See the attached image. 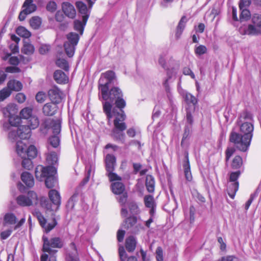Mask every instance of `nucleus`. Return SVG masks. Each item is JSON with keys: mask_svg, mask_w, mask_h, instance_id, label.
Returning a JSON list of instances; mask_svg holds the SVG:
<instances>
[{"mask_svg": "<svg viewBox=\"0 0 261 261\" xmlns=\"http://www.w3.org/2000/svg\"><path fill=\"white\" fill-rule=\"evenodd\" d=\"M108 176L109 178V179L111 181H121L122 178L120 176H118L116 173H114L113 171H107Z\"/></svg>", "mask_w": 261, "mask_h": 261, "instance_id": "nucleus-56", "label": "nucleus"}, {"mask_svg": "<svg viewBox=\"0 0 261 261\" xmlns=\"http://www.w3.org/2000/svg\"><path fill=\"white\" fill-rule=\"evenodd\" d=\"M16 32L17 35L25 38L30 37L31 35V33L24 27L22 26L18 27Z\"/></svg>", "mask_w": 261, "mask_h": 261, "instance_id": "nucleus-41", "label": "nucleus"}, {"mask_svg": "<svg viewBox=\"0 0 261 261\" xmlns=\"http://www.w3.org/2000/svg\"><path fill=\"white\" fill-rule=\"evenodd\" d=\"M185 160L183 164L185 176L188 181H191L192 180V175L190 170V165L189 160V154L187 151L185 152Z\"/></svg>", "mask_w": 261, "mask_h": 261, "instance_id": "nucleus-23", "label": "nucleus"}, {"mask_svg": "<svg viewBox=\"0 0 261 261\" xmlns=\"http://www.w3.org/2000/svg\"><path fill=\"white\" fill-rule=\"evenodd\" d=\"M187 21L188 19L186 16H183L179 20L176 27V31L175 35L177 40L179 39L180 37V36L185 28Z\"/></svg>", "mask_w": 261, "mask_h": 261, "instance_id": "nucleus-29", "label": "nucleus"}, {"mask_svg": "<svg viewBox=\"0 0 261 261\" xmlns=\"http://www.w3.org/2000/svg\"><path fill=\"white\" fill-rule=\"evenodd\" d=\"M16 152L21 158L33 159L37 156V148H16Z\"/></svg>", "mask_w": 261, "mask_h": 261, "instance_id": "nucleus-18", "label": "nucleus"}, {"mask_svg": "<svg viewBox=\"0 0 261 261\" xmlns=\"http://www.w3.org/2000/svg\"><path fill=\"white\" fill-rule=\"evenodd\" d=\"M22 181L28 187H32L34 185V180L33 175L28 172H23L21 175Z\"/></svg>", "mask_w": 261, "mask_h": 261, "instance_id": "nucleus-31", "label": "nucleus"}, {"mask_svg": "<svg viewBox=\"0 0 261 261\" xmlns=\"http://www.w3.org/2000/svg\"><path fill=\"white\" fill-rule=\"evenodd\" d=\"M17 113L16 106L9 104L3 109V114L5 117L9 118V122H4L3 124V129L8 130L11 127L16 126L20 122V118L16 114Z\"/></svg>", "mask_w": 261, "mask_h": 261, "instance_id": "nucleus-7", "label": "nucleus"}, {"mask_svg": "<svg viewBox=\"0 0 261 261\" xmlns=\"http://www.w3.org/2000/svg\"><path fill=\"white\" fill-rule=\"evenodd\" d=\"M92 171V167L91 165L90 166H86V175L85 178L83 179V181L81 182V185L82 186H84L86 185L89 180L91 176V173Z\"/></svg>", "mask_w": 261, "mask_h": 261, "instance_id": "nucleus-48", "label": "nucleus"}, {"mask_svg": "<svg viewBox=\"0 0 261 261\" xmlns=\"http://www.w3.org/2000/svg\"><path fill=\"white\" fill-rule=\"evenodd\" d=\"M58 109L57 103L48 102L45 104L42 108L43 113L46 116H53L55 115Z\"/></svg>", "mask_w": 261, "mask_h": 261, "instance_id": "nucleus-24", "label": "nucleus"}, {"mask_svg": "<svg viewBox=\"0 0 261 261\" xmlns=\"http://www.w3.org/2000/svg\"><path fill=\"white\" fill-rule=\"evenodd\" d=\"M8 62L10 65L16 66L18 65L20 63L19 59L18 58V57L15 56L11 57L9 58Z\"/></svg>", "mask_w": 261, "mask_h": 261, "instance_id": "nucleus-62", "label": "nucleus"}, {"mask_svg": "<svg viewBox=\"0 0 261 261\" xmlns=\"http://www.w3.org/2000/svg\"><path fill=\"white\" fill-rule=\"evenodd\" d=\"M43 242V254L41 261H57L58 249L62 248L64 245V241L60 237H55L48 239L47 237H42Z\"/></svg>", "mask_w": 261, "mask_h": 261, "instance_id": "nucleus-3", "label": "nucleus"}, {"mask_svg": "<svg viewBox=\"0 0 261 261\" xmlns=\"http://www.w3.org/2000/svg\"><path fill=\"white\" fill-rule=\"evenodd\" d=\"M7 86L11 92L12 91H19L22 89L23 87L22 83L16 80H11L9 81Z\"/></svg>", "mask_w": 261, "mask_h": 261, "instance_id": "nucleus-32", "label": "nucleus"}, {"mask_svg": "<svg viewBox=\"0 0 261 261\" xmlns=\"http://www.w3.org/2000/svg\"><path fill=\"white\" fill-rule=\"evenodd\" d=\"M34 47L32 44L29 42H25L21 51L25 55H30L34 53Z\"/></svg>", "mask_w": 261, "mask_h": 261, "instance_id": "nucleus-37", "label": "nucleus"}, {"mask_svg": "<svg viewBox=\"0 0 261 261\" xmlns=\"http://www.w3.org/2000/svg\"><path fill=\"white\" fill-rule=\"evenodd\" d=\"M251 20L252 24L248 25L246 33L249 35H261V15L254 14Z\"/></svg>", "mask_w": 261, "mask_h": 261, "instance_id": "nucleus-15", "label": "nucleus"}, {"mask_svg": "<svg viewBox=\"0 0 261 261\" xmlns=\"http://www.w3.org/2000/svg\"><path fill=\"white\" fill-rule=\"evenodd\" d=\"M56 65L64 70H68L69 66L67 61L64 59L59 58L56 62Z\"/></svg>", "mask_w": 261, "mask_h": 261, "instance_id": "nucleus-49", "label": "nucleus"}, {"mask_svg": "<svg viewBox=\"0 0 261 261\" xmlns=\"http://www.w3.org/2000/svg\"><path fill=\"white\" fill-rule=\"evenodd\" d=\"M62 10L64 14L69 18H73L75 16V10L73 6L69 3L62 4Z\"/></svg>", "mask_w": 261, "mask_h": 261, "instance_id": "nucleus-26", "label": "nucleus"}, {"mask_svg": "<svg viewBox=\"0 0 261 261\" xmlns=\"http://www.w3.org/2000/svg\"><path fill=\"white\" fill-rule=\"evenodd\" d=\"M144 204L146 207H156V204L153 197L152 195H146L144 198Z\"/></svg>", "mask_w": 261, "mask_h": 261, "instance_id": "nucleus-39", "label": "nucleus"}, {"mask_svg": "<svg viewBox=\"0 0 261 261\" xmlns=\"http://www.w3.org/2000/svg\"><path fill=\"white\" fill-rule=\"evenodd\" d=\"M5 71L6 73H19L21 71V69L16 66H7L5 68Z\"/></svg>", "mask_w": 261, "mask_h": 261, "instance_id": "nucleus-55", "label": "nucleus"}, {"mask_svg": "<svg viewBox=\"0 0 261 261\" xmlns=\"http://www.w3.org/2000/svg\"><path fill=\"white\" fill-rule=\"evenodd\" d=\"M128 208L130 213L133 215H138L140 213V210L135 202H130L128 203Z\"/></svg>", "mask_w": 261, "mask_h": 261, "instance_id": "nucleus-46", "label": "nucleus"}, {"mask_svg": "<svg viewBox=\"0 0 261 261\" xmlns=\"http://www.w3.org/2000/svg\"><path fill=\"white\" fill-rule=\"evenodd\" d=\"M44 126L45 128H51L53 133V135L48 138V143L52 147H59L61 142V121L59 119L54 120L48 118L44 121Z\"/></svg>", "mask_w": 261, "mask_h": 261, "instance_id": "nucleus-6", "label": "nucleus"}, {"mask_svg": "<svg viewBox=\"0 0 261 261\" xmlns=\"http://www.w3.org/2000/svg\"><path fill=\"white\" fill-rule=\"evenodd\" d=\"M62 92L57 88L54 87L48 91V96L51 102L59 103L62 99Z\"/></svg>", "mask_w": 261, "mask_h": 261, "instance_id": "nucleus-22", "label": "nucleus"}, {"mask_svg": "<svg viewBox=\"0 0 261 261\" xmlns=\"http://www.w3.org/2000/svg\"><path fill=\"white\" fill-rule=\"evenodd\" d=\"M251 3V0H240L239 5L240 9L248 8L250 5Z\"/></svg>", "mask_w": 261, "mask_h": 261, "instance_id": "nucleus-61", "label": "nucleus"}, {"mask_svg": "<svg viewBox=\"0 0 261 261\" xmlns=\"http://www.w3.org/2000/svg\"><path fill=\"white\" fill-rule=\"evenodd\" d=\"M13 127H11L8 134V139L11 142H16V147H23L25 146V144H23L22 140H27L29 139L31 136V130L34 129L32 128L31 125H22L19 126L18 127L13 129Z\"/></svg>", "mask_w": 261, "mask_h": 261, "instance_id": "nucleus-5", "label": "nucleus"}, {"mask_svg": "<svg viewBox=\"0 0 261 261\" xmlns=\"http://www.w3.org/2000/svg\"><path fill=\"white\" fill-rule=\"evenodd\" d=\"M48 197L52 204L46 197H41L40 199L41 206L49 211L58 210L61 204V196L59 192L56 190H50L48 192Z\"/></svg>", "mask_w": 261, "mask_h": 261, "instance_id": "nucleus-8", "label": "nucleus"}, {"mask_svg": "<svg viewBox=\"0 0 261 261\" xmlns=\"http://www.w3.org/2000/svg\"><path fill=\"white\" fill-rule=\"evenodd\" d=\"M25 218L24 216L22 217L20 220L17 223V218L16 216L12 213H6L4 217V225H14L16 224L14 229L21 227L25 222Z\"/></svg>", "mask_w": 261, "mask_h": 261, "instance_id": "nucleus-17", "label": "nucleus"}, {"mask_svg": "<svg viewBox=\"0 0 261 261\" xmlns=\"http://www.w3.org/2000/svg\"><path fill=\"white\" fill-rule=\"evenodd\" d=\"M57 9L56 3L54 2H49L46 6V9L50 12H54Z\"/></svg>", "mask_w": 261, "mask_h": 261, "instance_id": "nucleus-63", "label": "nucleus"}, {"mask_svg": "<svg viewBox=\"0 0 261 261\" xmlns=\"http://www.w3.org/2000/svg\"><path fill=\"white\" fill-rule=\"evenodd\" d=\"M118 252L120 261H125V258H126V253L123 246H120L119 247Z\"/></svg>", "mask_w": 261, "mask_h": 261, "instance_id": "nucleus-58", "label": "nucleus"}, {"mask_svg": "<svg viewBox=\"0 0 261 261\" xmlns=\"http://www.w3.org/2000/svg\"><path fill=\"white\" fill-rule=\"evenodd\" d=\"M22 8L23 9L20 12L18 16V18L20 21H23L27 15L35 11L37 9V6L35 4H33V2H31V3L28 2L25 4V1L22 5Z\"/></svg>", "mask_w": 261, "mask_h": 261, "instance_id": "nucleus-19", "label": "nucleus"}, {"mask_svg": "<svg viewBox=\"0 0 261 261\" xmlns=\"http://www.w3.org/2000/svg\"><path fill=\"white\" fill-rule=\"evenodd\" d=\"M123 225L125 228L132 233H137L140 230L144 229L141 220L140 219H138L135 216L126 218Z\"/></svg>", "mask_w": 261, "mask_h": 261, "instance_id": "nucleus-13", "label": "nucleus"}, {"mask_svg": "<svg viewBox=\"0 0 261 261\" xmlns=\"http://www.w3.org/2000/svg\"><path fill=\"white\" fill-rule=\"evenodd\" d=\"M206 47L202 45H200L197 47L195 49V53L198 55H202L206 52Z\"/></svg>", "mask_w": 261, "mask_h": 261, "instance_id": "nucleus-60", "label": "nucleus"}, {"mask_svg": "<svg viewBox=\"0 0 261 261\" xmlns=\"http://www.w3.org/2000/svg\"><path fill=\"white\" fill-rule=\"evenodd\" d=\"M241 11L240 15V21L241 22L247 21L250 18L251 14L250 11L247 8H243L240 9Z\"/></svg>", "mask_w": 261, "mask_h": 261, "instance_id": "nucleus-42", "label": "nucleus"}, {"mask_svg": "<svg viewBox=\"0 0 261 261\" xmlns=\"http://www.w3.org/2000/svg\"><path fill=\"white\" fill-rule=\"evenodd\" d=\"M57 225V222L55 218L53 219V221L51 223H49L47 224H46V223H45V226L42 227L44 230L45 231L46 233L49 232L50 230L53 229L55 226Z\"/></svg>", "mask_w": 261, "mask_h": 261, "instance_id": "nucleus-52", "label": "nucleus"}, {"mask_svg": "<svg viewBox=\"0 0 261 261\" xmlns=\"http://www.w3.org/2000/svg\"><path fill=\"white\" fill-rule=\"evenodd\" d=\"M11 90L7 87L4 88L0 91V101L4 100L11 94Z\"/></svg>", "mask_w": 261, "mask_h": 261, "instance_id": "nucleus-47", "label": "nucleus"}, {"mask_svg": "<svg viewBox=\"0 0 261 261\" xmlns=\"http://www.w3.org/2000/svg\"><path fill=\"white\" fill-rule=\"evenodd\" d=\"M154 179L152 175H148L146 177V187L149 193H152L154 190Z\"/></svg>", "mask_w": 261, "mask_h": 261, "instance_id": "nucleus-35", "label": "nucleus"}, {"mask_svg": "<svg viewBox=\"0 0 261 261\" xmlns=\"http://www.w3.org/2000/svg\"><path fill=\"white\" fill-rule=\"evenodd\" d=\"M87 21H85L82 19V21L80 20H75L74 21V29L75 30L78 31L81 35L83 34L85 26L86 25Z\"/></svg>", "mask_w": 261, "mask_h": 261, "instance_id": "nucleus-36", "label": "nucleus"}, {"mask_svg": "<svg viewBox=\"0 0 261 261\" xmlns=\"http://www.w3.org/2000/svg\"><path fill=\"white\" fill-rule=\"evenodd\" d=\"M117 81L115 73L112 70H108L101 73L98 81V88L100 92L103 93V97L106 96V91H109L111 87V84H114Z\"/></svg>", "mask_w": 261, "mask_h": 261, "instance_id": "nucleus-9", "label": "nucleus"}, {"mask_svg": "<svg viewBox=\"0 0 261 261\" xmlns=\"http://www.w3.org/2000/svg\"><path fill=\"white\" fill-rule=\"evenodd\" d=\"M241 172L237 171L231 172L229 174V178L227 180V191L230 198L233 199L239 189V183L238 179L240 176Z\"/></svg>", "mask_w": 261, "mask_h": 261, "instance_id": "nucleus-10", "label": "nucleus"}, {"mask_svg": "<svg viewBox=\"0 0 261 261\" xmlns=\"http://www.w3.org/2000/svg\"><path fill=\"white\" fill-rule=\"evenodd\" d=\"M137 245L136 239L133 236H129L125 240V248L128 252H133L135 250Z\"/></svg>", "mask_w": 261, "mask_h": 261, "instance_id": "nucleus-30", "label": "nucleus"}, {"mask_svg": "<svg viewBox=\"0 0 261 261\" xmlns=\"http://www.w3.org/2000/svg\"><path fill=\"white\" fill-rule=\"evenodd\" d=\"M46 97V95L45 92L43 91L38 92L36 95V99L37 102L39 103L43 102Z\"/></svg>", "mask_w": 261, "mask_h": 261, "instance_id": "nucleus-57", "label": "nucleus"}, {"mask_svg": "<svg viewBox=\"0 0 261 261\" xmlns=\"http://www.w3.org/2000/svg\"><path fill=\"white\" fill-rule=\"evenodd\" d=\"M66 38L67 41L65 42L66 43L76 46L80 39V36L76 33L70 32L67 34Z\"/></svg>", "mask_w": 261, "mask_h": 261, "instance_id": "nucleus-34", "label": "nucleus"}, {"mask_svg": "<svg viewBox=\"0 0 261 261\" xmlns=\"http://www.w3.org/2000/svg\"><path fill=\"white\" fill-rule=\"evenodd\" d=\"M253 122V116L250 112L246 110L242 112L237 121L242 134L232 131L229 135L230 142L242 147H249L254 130Z\"/></svg>", "mask_w": 261, "mask_h": 261, "instance_id": "nucleus-1", "label": "nucleus"}, {"mask_svg": "<svg viewBox=\"0 0 261 261\" xmlns=\"http://www.w3.org/2000/svg\"><path fill=\"white\" fill-rule=\"evenodd\" d=\"M30 23L33 29H38L41 25V20L38 16H34L30 19Z\"/></svg>", "mask_w": 261, "mask_h": 261, "instance_id": "nucleus-43", "label": "nucleus"}, {"mask_svg": "<svg viewBox=\"0 0 261 261\" xmlns=\"http://www.w3.org/2000/svg\"><path fill=\"white\" fill-rule=\"evenodd\" d=\"M185 100L188 105L192 104L193 106H195L197 102L196 97L190 93L186 94Z\"/></svg>", "mask_w": 261, "mask_h": 261, "instance_id": "nucleus-50", "label": "nucleus"}, {"mask_svg": "<svg viewBox=\"0 0 261 261\" xmlns=\"http://www.w3.org/2000/svg\"><path fill=\"white\" fill-rule=\"evenodd\" d=\"M243 162L242 158L239 155H237L233 159L231 163V167L234 169L240 168L242 165Z\"/></svg>", "mask_w": 261, "mask_h": 261, "instance_id": "nucleus-44", "label": "nucleus"}, {"mask_svg": "<svg viewBox=\"0 0 261 261\" xmlns=\"http://www.w3.org/2000/svg\"><path fill=\"white\" fill-rule=\"evenodd\" d=\"M34 216L37 218L40 225L42 227H45L46 220L42 214L39 211H35L34 213Z\"/></svg>", "mask_w": 261, "mask_h": 261, "instance_id": "nucleus-51", "label": "nucleus"}, {"mask_svg": "<svg viewBox=\"0 0 261 261\" xmlns=\"http://www.w3.org/2000/svg\"><path fill=\"white\" fill-rule=\"evenodd\" d=\"M89 7L88 8L87 5L82 2H77L76 3V6L78 9L80 16L82 19H84L85 21H87L88 19L90 16L91 9L94 4L93 2L91 0H87Z\"/></svg>", "mask_w": 261, "mask_h": 261, "instance_id": "nucleus-16", "label": "nucleus"}, {"mask_svg": "<svg viewBox=\"0 0 261 261\" xmlns=\"http://www.w3.org/2000/svg\"><path fill=\"white\" fill-rule=\"evenodd\" d=\"M23 159L22 161V167L28 170H31L33 168V163L31 159L26 158H22Z\"/></svg>", "mask_w": 261, "mask_h": 261, "instance_id": "nucleus-53", "label": "nucleus"}, {"mask_svg": "<svg viewBox=\"0 0 261 261\" xmlns=\"http://www.w3.org/2000/svg\"><path fill=\"white\" fill-rule=\"evenodd\" d=\"M112 192L116 195L122 194L125 190V186L120 181L114 182L111 185Z\"/></svg>", "mask_w": 261, "mask_h": 261, "instance_id": "nucleus-33", "label": "nucleus"}, {"mask_svg": "<svg viewBox=\"0 0 261 261\" xmlns=\"http://www.w3.org/2000/svg\"><path fill=\"white\" fill-rule=\"evenodd\" d=\"M123 132L114 128L112 133V136L114 139L123 142L125 137L124 133Z\"/></svg>", "mask_w": 261, "mask_h": 261, "instance_id": "nucleus-38", "label": "nucleus"}, {"mask_svg": "<svg viewBox=\"0 0 261 261\" xmlns=\"http://www.w3.org/2000/svg\"><path fill=\"white\" fill-rule=\"evenodd\" d=\"M39 199L36 193L30 191L26 195H20L16 198L17 204L22 206H29L38 204Z\"/></svg>", "mask_w": 261, "mask_h": 261, "instance_id": "nucleus-11", "label": "nucleus"}, {"mask_svg": "<svg viewBox=\"0 0 261 261\" xmlns=\"http://www.w3.org/2000/svg\"><path fill=\"white\" fill-rule=\"evenodd\" d=\"M21 118L27 120V124L31 125V128H36L39 125L38 116L33 113V109L30 107H25L20 112Z\"/></svg>", "mask_w": 261, "mask_h": 261, "instance_id": "nucleus-12", "label": "nucleus"}, {"mask_svg": "<svg viewBox=\"0 0 261 261\" xmlns=\"http://www.w3.org/2000/svg\"><path fill=\"white\" fill-rule=\"evenodd\" d=\"M66 261H79L78 252L75 244L71 243L66 250Z\"/></svg>", "mask_w": 261, "mask_h": 261, "instance_id": "nucleus-21", "label": "nucleus"}, {"mask_svg": "<svg viewBox=\"0 0 261 261\" xmlns=\"http://www.w3.org/2000/svg\"><path fill=\"white\" fill-rule=\"evenodd\" d=\"M191 130V126H189L188 125H186L185 128V132L183 134V137L181 141V145L183 144L185 140L188 138V137L190 134V132Z\"/></svg>", "mask_w": 261, "mask_h": 261, "instance_id": "nucleus-59", "label": "nucleus"}, {"mask_svg": "<svg viewBox=\"0 0 261 261\" xmlns=\"http://www.w3.org/2000/svg\"><path fill=\"white\" fill-rule=\"evenodd\" d=\"M57 168L54 166L43 167L38 165L35 169V176L36 178L42 181L44 179L46 187L51 189L55 187L58 184L56 177Z\"/></svg>", "mask_w": 261, "mask_h": 261, "instance_id": "nucleus-4", "label": "nucleus"}, {"mask_svg": "<svg viewBox=\"0 0 261 261\" xmlns=\"http://www.w3.org/2000/svg\"><path fill=\"white\" fill-rule=\"evenodd\" d=\"M127 198V195L126 193H122L120 194L118 197V201L121 204H124L125 203Z\"/></svg>", "mask_w": 261, "mask_h": 261, "instance_id": "nucleus-64", "label": "nucleus"}, {"mask_svg": "<svg viewBox=\"0 0 261 261\" xmlns=\"http://www.w3.org/2000/svg\"><path fill=\"white\" fill-rule=\"evenodd\" d=\"M105 94L106 96L104 97V95L101 93V96L99 95V99L102 102L103 113L107 116L109 124H110L113 118V106L115 105L117 108L121 110L125 107L126 102L123 98L122 90L118 87H112L109 91H106Z\"/></svg>", "mask_w": 261, "mask_h": 261, "instance_id": "nucleus-2", "label": "nucleus"}, {"mask_svg": "<svg viewBox=\"0 0 261 261\" xmlns=\"http://www.w3.org/2000/svg\"><path fill=\"white\" fill-rule=\"evenodd\" d=\"M105 163L107 171H113L116 165L115 157L112 154H107L105 158Z\"/></svg>", "mask_w": 261, "mask_h": 261, "instance_id": "nucleus-28", "label": "nucleus"}, {"mask_svg": "<svg viewBox=\"0 0 261 261\" xmlns=\"http://www.w3.org/2000/svg\"><path fill=\"white\" fill-rule=\"evenodd\" d=\"M259 192V188H258L257 189H256V190L255 191V192L254 193H252L250 195L249 199L245 203V208L246 210H248V208H249V206H250V205L251 204L252 201L258 196Z\"/></svg>", "mask_w": 261, "mask_h": 261, "instance_id": "nucleus-45", "label": "nucleus"}, {"mask_svg": "<svg viewBox=\"0 0 261 261\" xmlns=\"http://www.w3.org/2000/svg\"><path fill=\"white\" fill-rule=\"evenodd\" d=\"M166 54L165 53H163L160 55L159 59V64L164 69L167 70V74L168 76V78L164 81L163 85L165 88V90L167 92H169L170 88L169 86L168 85V81L172 77V74L170 73V70L168 68L166 65Z\"/></svg>", "mask_w": 261, "mask_h": 261, "instance_id": "nucleus-20", "label": "nucleus"}, {"mask_svg": "<svg viewBox=\"0 0 261 261\" xmlns=\"http://www.w3.org/2000/svg\"><path fill=\"white\" fill-rule=\"evenodd\" d=\"M155 258L156 261H164L163 250L160 246L158 247L156 249Z\"/></svg>", "mask_w": 261, "mask_h": 261, "instance_id": "nucleus-54", "label": "nucleus"}, {"mask_svg": "<svg viewBox=\"0 0 261 261\" xmlns=\"http://www.w3.org/2000/svg\"><path fill=\"white\" fill-rule=\"evenodd\" d=\"M54 78L58 84H65L68 81L67 76L61 70H57L55 71Z\"/></svg>", "mask_w": 261, "mask_h": 261, "instance_id": "nucleus-27", "label": "nucleus"}, {"mask_svg": "<svg viewBox=\"0 0 261 261\" xmlns=\"http://www.w3.org/2000/svg\"><path fill=\"white\" fill-rule=\"evenodd\" d=\"M75 46V45L70 44L68 43H64V47L65 51L66 54L70 58L73 56L74 54Z\"/></svg>", "mask_w": 261, "mask_h": 261, "instance_id": "nucleus-40", "label": "nucleus"}, {"mask_svg": "<svg viewBox=\"0 0 261 261\" xmlns=\"http://www.w3.org/2000/svg\"><path fill=\"white\" fill-rule=\"evenodd\" d=\"M113 117H115L114 120V129L120 131H124L126 128V125L124 121L126 118V115L123 109L117 111L115 108L113 109L112 111Z\"/></svg>", "mask_w": 261, "mask_h": 261, "instance_id": "nucleus-14", "label": "nucleus"}, {"mask_svg": "<svg viewBox=\"0 0 261 261\" xmlns=\"http://www.w3.org/2000/svg\"><path fill=\"white\" fill-rule=\"evenodd\" d=\"M59 160V153L54 151L49 150L46 154V162L50 165L49 166L58 165Z\"/></svg>", "mask_w": 261, "mask_h": 261, "instance_id": "nucleus-25", "label": "nucleus"}]
</instances>
